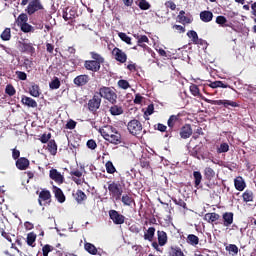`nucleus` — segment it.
Here are the masks:
<instances>
[{"label": "nucleus", "mask_w": 256, "mask_h": 256, "mask_svg": "<svg viewBox=\"0 0 256 256\" xmlns=\"http://www.w3.org/2000/svg\"><path fill=\"white\" fill-rule=\"evenodd\" d=\"M29 21V16L26 13H21L15 20L17 27H21L25 25Z\"/></svg>", "instance_id": "32"}, {"label": "nucleus", "mask_w": 256, "mask_h": 256, "mask_svg": "<svg viewBox=\"0 0 256 256\" xmlns=\"http://www.w3.org/2000/svg\"><path fill=\"white\" fill-rule=\"evenodd\" d=\"M16 167L20 171H26L29 169V161H16Z\"/></svg>", "instance_id": "47"}, {"label": "nucleus", "mask_w": 256, "mask_h": 256, "mask_svg": "<svg viewBox=\"0 0 256 256\" xmlns=\"http://www.w3.org/2000/svg\"><path fill=\"white\" fill-rule=\"evenodd\" d=\"M39 199L42 201H51V192L49 190H42L39 193Z\"/></svg>", "instance_id": "46"}, {"label": "nucleus", "mask_w": 256, "mask_h": 256, "mask_svg": "<svg viewBox=\"0 0 256 256\" xmlns=\"http://www.w3.org/2000/svg\"><path fill=\"white\" fill-rule=\"evenodd\" d=\"M22 105H25L26 107H31L32 109H35L37 107V101L35 99L29 97V96H22L21 99Z\"/></svg>", "instance_id": "23"}, {"label": "nucleus", "mask_w": 256, "mask_h": 256, "mask_svg": "<svg viewBox=\"0 0 256 256\" xmlns=\"http://www.w3.org/2000/svg\"><path fill=\"white\" fill-rule=\"evenodd\" d=\"M107 185L111 199H114V201H121V197H123V189H125V183L119 181H108Z\"/></svg>", "instance_id": "4"}, {"label": "nucleus", "mask_w": 256, "mask_h": 256, "mask_svg": "<svg viewBox=\"0 0 256 256\" xmlns=\"http://www.w3.org/2000/svg\"><path fill=\"white\" fill-rule=\"evenodd\" d=\"M0 38L2 41H11V28H5L0 35Z\"/></svg>", "instance_id": "45"}, {"label": "nucleus", "mask_w": 256, "mask_h": 256, "mask_svg": "<svg viewBox=\"0 0 256 256\" xmlns=\"http://www.w3.org/2000/svg\"><path fill=\"white\" fill-rule=\"evenodd\" d=\"M77 15V11L71 8H64L62 12V17L64 21H70V19H75Z\"/></svg>", "instance_id": "21"}, {"label": "nucleus", "mask_w": 256, "mask_h": 256, "mask_svg": "<svg viewBox=\"0 0 256 256\" xmlns=\"http://www.w3.org/2000/svg\"><path fill=\"white\" fill-rule=\"evenodd\" d=\"M157 237H158V245H160V247H165V245H167V242L169 241L167 232H165L163 230H158Z\"/></svg>", "instance_id": "18"}, {"label": "nucleus", "mask_w": 256, "mask_h": 256, "mask_svg": "<svg viewBox=\"0 0 256 256\" xmlns=\"http://www.w3.org/2000/svg\"><path fill=\"white\" fill-rule=\"evenodd\" d=\"M48 151H50L51 155H57V142L55 140L48 142Z\"/></svg>", "instance_id": "44"}, {"label": "nucleus", "mask_w": 256, "mask_h": 256, "mask_svg": "<svg viewBox=\"0 0 256 256\" xmlns=\"http://www.w3.org/2000/svg\"><path fill=\"white\" fill-rule=\"evenodd\" d=\"M112 55L118 63H127V53L123 52L120 48L115 47L112 50Z\"/></svg>", "instance_id": "11"}, {"label": "nucleus", "mask_w": 256, "mask_h": 256, "mask_svg": "<svg viewBox=\"0 0 256 256\" xmlns=\"http://www.w3.org/2000/svg\"><path fill=\"white\" fill-rule=\"evenodd\" d=\"M50 179L55 181V183H59L61 185L65 178H63V175L57 171V169H51L50 170Z\"/></svg>", "instance_id": "22"}, {"label": "nucleus", "mask_w": 256, "mask_h": 256, "mask_svg": "<svg viewBox=\"0 0 256 256\" xmlns=\"http://www.w3.org/2000/svg\"><path fill=\"white\" fill-rule=\"evenodd\" d=\"M74 85L77 87H83L89 83V75L82 74L74 78Z\"/></svg>", "instance_id": "15"}, {"label": "nucleus", "mask_w": 256, "mask_h": 256, "mask_svg": "<svg viewBox=\"0 0 256 256\" xmlns=\"http://www.w3.org/2000/svg\"><path fill=\"white\" fill-rule=\"evenodd\" d=\"M193 177H194V186L198 188L201 185V181H203V175H201V172L199 171H194Z\"/></svg>", "instance_id": "40"}, {"label": "nucleus", "mask_w": 256, "mask_h": 256, "mask_svg": "<svg viewBox=\"0 0 256 256\" xmlns=\"http://www.w3.org/2000/svg\"><path fill=\"white\" fill-rule=\"evenodd\" d=\"M35 241H37V234L35 232H29L26 237V243L29 247H35Z\"/></svg>", "instance_id": "31"}, {"label": "nucleus", "mask_w": 256, "mask_h": 256, "mask_svg": "<svg viewBox=\"0 0 256 256\" xmlns=\"http://www.w3.org/2000/svg\"><path fill=\"white\" fill-rule=\"evenodd\" d=\"M134 37H136V39H138L137 41V45L138 47H142V49H145L146 51H148V53H150L151 49L149 48V46H147V44L144 43H149V38L146 35H134Z\"/></svg>", "instance_id": "14"}, {"label": "nucleus", "mask_w": 256, "mask_h": 256, "mask_svg": "<svg viewBox=\"0 0 256 256\" xmlns=\"http://www.w3.org/2000/svg\"><path fill=\"white\" fill-rule=\"evenodd\" d=\"M120 199L125 207H131V205H133V203H135V199H133V197L129 196V194H125V195L121 196Z\"/></svg>", "instance_id": "33"}, {"label": "nucleus", "mask_w": 256, "mask_h": 256, "mask_svg": "<svg viewBox=\"0 0 256 256\" xmlns=\"http://www.w3.org/2000/svg\"><path fill=\"white\" fill-rule=\"evenodd\" d=\"M86 145H87L88 149H91L92 151L97 149V142L93 139L88 140Z\"/></svg>", "instance_id": "60"}, {"label": "nucleus", "mask_w": 256, "mask_h": 256, "mask_svg": "<svg viewBox=\"0 0 256 256\" xmlns=\"http://www.w3.org/2000/svg\"><path fill=\"white\" fill-rule=\"evenodd\" d=\"M84 249L90 255H97V253H98L97 247H95V245H93L92 243H89V242H86L84 244Z\"/></svg>", "instance_id": "34"}, {"label": "nucleus", "mask_w": 256, "mask_h": 256, "mask_svg": "<svg viewBox=\"0 0 256 256\" xmlns=\"http://www.w3.org/2000/svg\"><path fill=\"white\" fill-rule=\"evenodd\" d=\"M177 19L179 23H182L183 25L191 23V18L187 16H177Z\"/></svg>", "instance_id": "59"}, {"label": "nucleus", "mask_w": 256, "mask_h": 256, "mask_svg": "<svg viewBox=\"0 0 256 256\" xmlns=\"http://www.w3.org/2000/svg\"><path fill=\"white\" fill-rule=\"evenodd\" d=\"M108 215L114 225H123V223H125V216L117 210H109Z\"/></svg>", "instance_id": "8"}, {"label": "nucleus", "mask_w": 256, "mask_h": 256, "mask_svg": "<svg viewBox=\"0 0 256 256\" xmlns=\"http://www.w3.org/2000/svg\"><path fill=\"white\" fill-rule=\"evenodd\" d=\"M155 237V227H149L147 232L144 234L145 241L152 242Z\"/></svg>", "instance_id": "37"}, {"label": "nucleus", "mask_w": 256, "mask_h": 256, "mask_svg": "<svg viewBox=\"0 0 256 256\" xmlns=\"http://www.w3.org/2000/svg\"><path fill=\"white\" fill-rule=\"evenodd\" d=\"M77 203H81L82 201H86L87 195L82 190H77L75 194H73Z\"/></svg>", "instance_id": "41"}, {"label": "nucleus", "mask_w": 256, "mask_h": 256, "mask_svg": "<svg viewBox=\"0 0 256 256\" xmlns=\"http://www.w3.org/2000/svg\"><path fill=\"white\" fill-rule=\"evenodd\" d=\"M49 87L50 89H59V87H61V81L59 80V78H55L54 80H52L49 83Z\"/></svg>", "instance_id": "55"}, {"label": "nucleus", "mask_w": 256, "mask_h": 256, "mask_svg": "<svg viewBox=\"0 0 256 256\" xmlns=\"http://www.w3.org/2000/svg\"><path fill=\"white\" fill-rule=\"evenodd\" d=\"M189 89L193 97H199V99H202V101H205V103H209L210 105H223V107H225L226 109H229V107H239V104L235 101L208 99L207 97L202 95L201 91L199 90V86H197L196 84H191Z\"/></svg>", "instance_id": "1"}, {"label": "nucleus", "mask_w": 256, "mask_h": 256, "mask_svg": "<svg viewBox=\"0 0 256 256\" xmlns=\"http://www.w3.org/2000/svg\"><path fill=\"white\" fill-rule=\"evenodd\" d=\"M99 133L105 139V141H108V143H111L112 145H121L123 138L121 137V133L117 130V128L107 125L103 128L99 129Z\"/></svg>", "instance_id": "2"}, {"label": "nucleus", "mask_w": 256, "mask_h": 256, "mask_svg": "<svg viewBox=\"0 0 256 256\" xmlns=\"http://www.w3.org/2000/svg\"><path fill=\"white\" fill-rule=\"evenodd\" d=\"M234 187L237 191H245V187H247V184L245 183L243 177L238 176L234 179Z\"/></svg>", "instance_id": "24"}, {"label": "nucleus", "mask_w": 256, "mask_h": 256, "mask_svg": "<svg viewBox=\"0 0 256 256\" xmlns=\"http://www.w3.org/2000/svg\"><path fill=\"white\" fill-rule=\"evenodd\" d=\"M109 113L113 117H117L119 115H123L125 113V110L123 109V105L111 103V106H109Z\"/></svg>", "instance_id": "12"}, {"label": "nucleus", "mask_w": 256, "mask_h": 256, "mask_svg": "<svg viewBox=\"0 0 256 256\" xmlns=\"http://www.w3.org/2000/svg\"><path fill=\"white\" fill-rule=\"evenodd\" d=\"M118 87H120V89H129V87H131V85L129 84V81H127V80H119Z\"/></svg>", "instance_id": "58"}, {"label": "nucleus", "mask_w": 256, "mask_h": 256, "mask_svg": "<svg viewBox=\"0 0 256 256\" xmlns=\"http://www.w3.org/2000/svg\"><path fill=\"white\" fill-rule=\"evenodd\" d=\"M6 95H9V97H13L15 93H17V90H15V87L11 84H8L5 88Z\"/></svg>", "instance_id": "52"}, {"label": "nucleus", "mask_w": 256, "mask_h": 256, "mask_svg": "<svg viewBox=\"0 0 256 256\" xmlns=\"http://www.w3.org/2000/svg\"><path fill=\"white\" fill-rule=\"evenodd\" d=\"M204 176L207 181H211L212 179H215V170L211 167H206L204 170Z\"/></svg>", "instance_id": "39"}, {"label": "nucleus", "mask_w": 256, "mask_h": 256, "mask_svg": "<svg viewBox=\"0 0 256 256\" xmlns=\"http://www.w3.org/2000/svg\"><path fill=\"white\" fill-rule=\"evenodd\" d=\"M216 23L217 25H220V27H229V24H227V18L225 16H217Z\"/></svg>", "instance_id": "49"}, {"label": "nucleus", "mask_w": 256, "mask_h": 256, "mask_svg": "<svg viewBox=\"0 0 256 256\" xmlns=\"http://www.w3.org/2000/svg\"><path fill=\"white\" fill-rule=\"evenodd\" d=\"M75 127H77V122H75L74 120L70 119L67 123H66V129H75Z\"/></svg>", "instance_id": "63"}, {"label": "nucleus", "mask_w": 256, "mask_h": 256, "mask_svg": "<svg viewBox=\"0 0 256 256\" xmlns=\"http://www.w3.org/2000/svg\"><path fill=\"white\" fill-rule=\"evenodd\" d=\"M127 129L130 135L137 137L143 133V124L137 119H133L128 122Z\"/></svg>", "instance_id": "6"}, {"label": "nucleus", "mask_w": 256, "mask_h": 256, "mask_svg": "<svg viewBox=\"0 0 256 256\" xmlns=\"http://www.w3.org/2000/svg\"><path fill=\"white\" fill-rule=\"evenodd\" d=\"M219 219H221V216L215 212L206 213L204 215V221H207V223H210L211 225H213L215 221H219Z\"/></svg>", "instance_id": "26"}, {"label": "nucleus", "mask_w": 256, "mask_h": 256, "mask_svg": "<svg viewBox=\"0 0 256 256\" xmlns=\"http://www.w3.org/2000/svg\"><path fill=\"white\" fill-rule=\"evenodd\" d=\"M53 193L59 203H65V194H63V190H61V188L53 186Z\"/></svg>", "instance_id": "27"}, {"label": "nucleus", "mask_w": 256, "mask_h": 256, "mask_svg": "<svg viewBox=\"0 0 256 256\" xmlns=\"http://www.w3.org/2000/svg\"><path fill=\"white\" fill-rule=\"evenodd\" d=\"M49 253H55L57 256H61V251L57 250L55 247L49 244H45L42 247V255L49 256Z\"/></svg>", "instance_id": "16"}, {"label": "nucleus", "mask_w": 256, "mask_h": 256, "mask_svg": "<svg viewBox=\"0 0 256 256\" xmlns=\"http://www.w3.org/2000/svg\"><path fill=\"white\" fill-rule=\"evenodd\" d=\"M39 141H41V143H49V141H51V133H44L40 136Z\"/></svg>", "instance_id": "56"}, {"label": "nucleus", "mask_w": 256, "mask_h": 256, "mask_svg": "<svg viewBox=\"0 0 256 256\" xmlns=\"http://www.w3.org/2000/svg\"><path fill=\"white\" fill-rule=\"evenodd\" d=\"M20 31H22V33H35V27L26 22L20 26Z\"/></svg>", "instance_id": "42"}, {"label": "nucleus", "mask_w": 256, "mask_h": 256, "mask_svg": "<svg viewBox=\"0 0 256 256\" xmlns=\"http://www.w3.org/2000/svg\"><path fill=\"white\" fill-rule=\"evenodd\" d=\"M187 37L191 39L193 45H202L203 39L199 38V35L195 30H190L187 32Z\"/></svg>", "instance_id": "19"}, {"label": "nucleus", "mask_w": 256, "mask_h": 256, "mask_svg": "<svg viewBox=\"0 0 256 256\" xmlns=\"http://www.w3.org/2000/svg\"><path fill=\"white\" fill-rule=\"evenodd\" d=\"M16 76L20 81H27V73L23 71H16Z\"/></svg>", "instance_id": "61"}, {"label": "nucleus", "mask_w": 256, "mask_h": 256, "mask_svg": "<svg viewBox=\"0 0 256 256\" xmlns=\"http://www.w3.org/2000/svg\"><path fill=\"white\" fill-rule=\"evenodd\" d=\"M235 214L233 212H225L222 214L223 225L224 227H231L233 225V219Z\"/></svg>", "instance_id": "17"}, {"label": "nucleus", "mask_w": 256, "mask_h": 256, "mask_svg": "<svg viewBox=\"0 0 256 256\" xmlns=\"http://www.w3.org/2000/svg\"><path fill=\"white\" fill-rule=\"evenodd\" d=\"M183 117V114L178 113L177 115H171L167 121V125L170 129V131H173L175 127H179L181 123H183V120L181 119Z\"/></svg>", "instance_id": "9"}, {"label": "nucleus", "mask_w": 256, "mask_h": 256, "mask_svg": "<svg viewBox=\"0 0 256 256\" xmlns=\"http://www.w3.org/2000/svg\"><path fill=\"white\" fill-rule=\"evenodd\" d=\"M43 9V5L40 0H32L26 9L28 15H34L37 11H41Z\"/></svg>", "instance_id": "10"}, {"label": "nucleus", "mask_w": 256, "mask_h": 256, "mask_svg": "<svg viewBox=\"0 0 256 256\" xmlns=\"http://www.w3.org/2000/svg\"><path fill=\"white\" fill-rule=\"evenodd\" d=\"M188 245H192L193 247H196V245H199V237L194 234H189L186 239Z\"/></svg>", "instance_id": "36"}, {"label": "nucleus", "mask_w": 256, "mask_h": 256, "mask_svg": "<svg viewBox=\"0 0 256 256\" xmlns=\"http://www.w3.org/2000/svg\"><path fill=\"white\" fill-rule=\"evenodd\" d=\"M200 19L203 23H211L213 21V12L204 10L200 13Z\"/></svg>", "instance_id": "28"}, {"label": "nucleus", "mask_w": 256, "mask_h": 256, "mask_svg": "<svg viewBox=\"0 0 256 256\" xmlns=\"http://www.w3.org/2000/svg\"><path fill=\"white\" fill-rule=\"evenodd\" d=\"M229 151V144L228 143H221L217 152L218 153H227Z\"/></svg>", "instance_id": "57"}, {"label": "nucleus", "mask_w": 256, "mask_h": 256, "mask_svg": "<svg viewBox=\"0 0 256 256\" xmlns=\"http://www.w3.org/2000/svg\"><path fill=\"white\" fill-rule=\"evenodd\" d=\"M92 60L84 61V68L86 71H91L92 73H99L101 71V65L105 63V58L97 52H90Z\"/></svg>", "instance_id": "3"}, {"label": "nucleus", "mask_w": 256, "mask_h": 256, "mask_svg": "<svg viewBox=\"0 0 256 256\" xmlns=\"http://www.w3.org/2000/svg\"><path fill=\"white\" fill-rule=\"evenodd\" d=\"M211 89H231V86L223 81H214L209 84Z\"/></svg>", "instance_id": "30"}, {"label": "nucleus", "mask_w": 256, "mask_h": 256, "mask_svg": "<svg viewBox=\"0 0 256 256\" xmlns=\"http://www.w3.org/2000/svg\"><path fill=\"white\" fill-rule=\"evenodd\" d=\"M242 199L245 203H251L253 202L254 196L253 191L251 190H245V192L242 194Z\"/></svg>", "instance_id": "38"}, {"label": "nucleus", "mask_w": 256, "mask_h": 256, "mask_svg": "<svg viewBox=\"0 0 256 256\" xmlns=\"http://www.w3.org/2000/svg\"><path fill=\"white\" fill-rule=\"evenodd\" d=\"M0 233L4 237V239L9 241V243H13V239H15V235L6 232L5 228H3V227H0Z\"/></svg>", "instance_id": "43"}, {"label": "nucleus", "mask_w": 256, "mask_h": 256, "mask_svg": "<svg viewBox=\"0 0 256 256\" xmlns=\"http://www.w3.org/2000/svg\"><path fill=\"white\" fill-rule=\"evenodd\" d=\"M118 37L121 39V41H124V43H127V45H131V37L125 34V32H119Z\"/></svg>", "instance_id": "53"}, {"label": "nucleus", "mask_w": 256, "mask_h": 256, "mask_svg": "<svg viewBox=\"0 0 256 256\" xmlns=\"http://www.w3.org/2000/svg\"><path fill=\"white\" fill-rule=\"evenodd\" d=\"M98 95L100 99H106L109 103H117V93L111 87H100Z\"/></svg>", "instance_id": "5"}, {"label": "nucleus", "mask_w": 256, "mask_h": 256, "mask_svg": "<svg viewBox=\"0 0 256 256\" xmlns=\"http://www.w3.org/2000/svg\"><path fill=\"white\" fill-rule=\"evenodd\" d=\"M29 94L31 95V97H40L41 89L39 88V85L32 82L29 87Z\"/></svg>", "instance_id": "29"}, {"label": "nucleus", "mask_w": 256, "mask_h": 256, "mask_svg": "<svg viewBox=\"0 0 256 256\" xmlns=\"http://www.w3.org/2000/svg\"><path fill=\"white\" fill-rule=\"evenodd\" d=\"M200 135H205V132H203V128L198 127V128L195 130V132H194L193 138H194V139H199V136H200Z\"/></svg>", "instance_id": "64"}, {"label": "nucleus", "mask_w": 256, "mask_h": 256, "mask_svg": "<svg viewBox=\"0 0 256 256\" xmlns=\"http://www.w3.org/2000/svg\"><path fill=\"white\" fill-rule=\"evenodd\" d=\"M138 6L140 7V9L142 11H147V10L151 9V4H149V2H147V0H140Z\"/></svg>", "instance_id": "54"}, {"label": "nucleus", "mask_w": 256, "mask_h": 256, "mask_svg": "<svg viewBox=\"0 0 256 256\" xmlns=\"http://www.w3.org/2000/svg\"><path fill=\"white\" fill-rule=\"evenodd\" d=\"M225 249L231 253V255H237V253H239V247H237L235 244H229Z\"/></svg>", "instance_id": "50"}, {"label": "nucleus", "mask_w": 256, "mask_h": 256, "mask_svg": "<svg viewBox=\"0 0 256 256\" xmlns=\"http://www.w3.org/2000/svg\"><path fill=\"white\" fill-rule=\"evenodd\" d=\"M101 96L99 95V92H95L92 99L88 101V110L90 113H93V115H97V111L101 108Z\"/></svg>", "instance_id": "7"}, {"label": "nucleus", "mask_w": 256, "mask_h": 256, "mask_svg": "<svg viewBox=\"0 0 256 256\" xmlns=\"http://www.w3.org/2000/svg\"><path fill=\"white\" fill-rule=\"evenodd\" d=\"M106 171L109 173V175H113V173L117 172V169L115 168V165H113L112 161H107L105 164Z\"/></svg>", "instance_id": "48"}, {"label": "nucleus", "mask_w": 256, "mask_h": 256, "mask_svg": "<svg viewBox=\"0 0 256 256\" xmlns=\"http://www.w3.org/2000/svg\"><path fill=\"white\" fill-rule=\"evenodd\" d=\"M23 67H25L28 73L33 71V60H30L29 58H25L23 62Z\"/></svg>", "instance_id": "51"}, {"label": "nucleus", "mask_w": 256, "mask_h": 256, "mask_svg": "<svg viewBox=\"0 0 256 256\" xmlns=\"http://www.w3.org/2000/svg\"><path fill=\"white\" fill-rule=\"evenodd\" d=\"M20 49L22 53H28L29 55H33V53H35V47H33V43L23 42L20 45Z\"/></svg>", "instance_id": "25"}, {"label": "nucleus", "mask_w": 256, "mask_h": 256, "mask_svg": "<svg viewBox=\"0 0 256 256\" xmlns=\"http://www.w3.org/2000/svg\"><path fill=\"white\" fill-rule=\"evenodd\" d=\"M169 255L170 256H185V253H183V250H181V247L171 246Z\"/></svg>", "instance_id": "35"}, {"label": "nucleus", "mask_w": 256, "mask_h": 256, "mask_svg": "<svg viewBox=\"0 0 256 256\" xmlns=\"http://www.w3.org/2000/svg\"><path fill=\"white\" fill-rule=\"evenodd\" d=\"M70 175L72 177V181H74L76 185H83V180L81 179V177H83V172L74 169L70 171Z\"/></svg>", "instance_id": "20"}, {"label": "nucleus", "mask_w": 256, "mask_h": 256, "mask_svg": "<svg viewBox=\"0 0 256 256\" xmlns=\"http://www.w3.org/2000/svg\"><path fill=\"white\" fill-rule=\"evenodd\" d=\"M154 129L156 131H160L161 133H165V131H167V127L165 126V124L162 123H158L154 126Z\"/></svg>", "instance_id": "62"}, {"label": "nucleus", "mask_w": 256, "mask_h": 256, "mask_svg": "<svg viewBox=\"0 0 256 256\" xmlns=\"http://www.w3.org/2000/svg\"><path fill=\"white\" fill-rule=\"evenodd\" d=\"M193 135V128L191 124H185L180 129V137L181 139H189Z\"/></svg>", "instance_id": "13"}]
</instances>
